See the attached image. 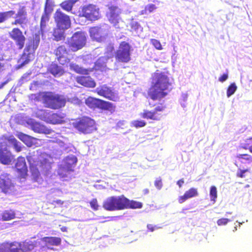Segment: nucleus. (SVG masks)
I'll use <instances>...</instances> for the list:
<instances>
[{
    "label": "nucleus",
    "instance_id": "1",
    "mask_svg": "<svg viewBox=\"0 0 252 252\" xmlns=\"http://www.w3.org/2000/svg\"><path fill=\"white\" fill-rule=\"evenodd\" d=\"M61 239L58 237H44L39 240L26 241L23 244L15 242L0 245V252H30L38 247L53 250V246H58Z\"/></svg>",
    "mask_w": 252,
    "mask_h": 252
},
{
    "label": "nucleus",
    "instance_id": "2",
    "mask_svg": "<svg viewBox=\"0 0 252 252\" xmlns=\"http://www.w3.org/2000/svg\"><path fill=\"white\" fill-rule=\"evenodd\" d=\"M153 83L154 85L150 89L148 93L149 96L153 100L164 97L167 93L165 91L171 89V85L169 83V79L164 73H155Z\"/></svg>",
    "mask_w": 252,
    "mask_h": 252
},
{
    "label": "nucleus",
    "instance_id": "3",
    "mask_svg": "<svg viewBox=\"0 0 252 252\" xmlns=\"http://www.w3.org/2000/svg\"><path fill=\"white\" fill-rule=\"evenodd\" d=\"M103 207L106 210L115 211L128 208H141L142 204L135 201H130L124 195H121L107 198L103 202Z\"/></svg>",
    "mask_w": 252,
    "mask_h": 252
},
{
    "label": "nucleus",
    "instance_id": "4",
    "mask_svg": "<svg viewBox=\"0 0 252 252\" xmlns=\"http://www.w3.org/2000/svg\"><path fill=\"white\" fill-rule=\"evenodd\" d=\"M41 158V157L39 161H37V156L34 155V152L33 154L30 153L27 157L33 178L37 182L40 175L39 170L47 172L51 168L50 162L46 158L42 160Z\"/></svg>",
    "mask_w": 252,
    "mask_h": 252
},
{
    "label": "nucleus",
    "instance_id": "5",
    "mask_svg": "<svg viewBox=\"0 0 252 252\" xmlns=\"http://www.w3.org/2000/svg\"><path fill=\"white\" fill-rule=\"evenodd\" d=\"M77 162L75 156L69 155L65 158L59 166L58 173L60 177L63 180H67L72 177L71 173Z\"/></svg>",
    "mask_w": 252,
    "mask_h": 252
},
{
    "label": "nucleus",
    "instance_id": "6",
    "mask_svg": "<svg viewBox=\"0 0 252 252\" xmlns=\"http://www.w3.org/2000/svg\"><path fill=\"white\" fill-rule=\"evenodd\" d=\"M40 40V34L39 32L35 33L33 35L32 40L27 43L26 48L24 49V53L20 60L22 65L28 63L30 61L33 59V54L39 45Z\"/></svg>",
    "mask_w": 252,
    "mask_h": 252
},
{
    "label": "nucleus",
    "instance_id": "7",
    "mask_svg": "<svg viewBox=\"0 0 252 252\" xmlns=\"http://www.w3.org/2000/svg\"><path fill=\"white\" fill-rule=\"evenodd\" d=\"M43 102L45 105L52 109H58L65 105L66 98L64 96L54 94L52 93H46L43 95Z\"/></svg>",
    "mask_w": 252,
    "mask_h": 252
},
{
    "label": "nucleus",
    "instance_id": "8",
    "mask_svg": "<svg viewBox=\"0 0 252 252\" xmlns=\"http://www.w3.org/2000/svg\"><path fill=\"white\" fill-rule=\"evenodd\" d=\"M68 42L70 49L73 52L77 51L86 45V34L82 32H76Z\"/></svg>",
    "mask_w": 252,
    "mask_h": 252
},
{
    "label": "nucleus",
    "instance_id": "9",
    "mask_svg": "<svg viewBox=\"0 0 252 252\" xmlns=\"http://www.w3.org/2000/svg\"><path fill=\"white\" fill-rule=\"evenodd\" d=\"M76 128L84 133H90L96 129L94 120L84 117L76 122L74 125Z\"/></svg>",
    "mask_w": 252,
    "mask_h": 252
},
{
    "label": "nucleus",
    "instance_id": "10",
    "mask_svg": "<svg viewBox=\"0 0 252 252\" xmlns=\"http://www.w3.org/2000/svg\"><path fill=\"white\" fill-rule=\"evenodd\" d=\"M121 9L117 6H111L108 13L109 22L116 29L123 28L124 24L120 17Z\"/></svg>",
    "mask_w": 252,
    "mask_h": 252
},
{
    "label": "nucleus",
    "instance_id": "11",
    "mask_svg": "<svg viewBox=\"0 0 252 252\" xmlns=\"http://www.w3.org/2000/svg\"><path fill=\"white\" fill-rule=\"evenodd\" d=\"M109 26L104 24L100 27H95L90 29V33L91 38L97 42L103 41L107 35Z\"/></svg>",
    "mask_w": 252,
    "mask_h": 252
},
{
    "label": "nucleus",
    "instance_id": "12",
    "mask_svg": "<svg viewBox=\"0 0 252 252\" xmlns=\"http://www.w3.org/2000/svg\"><path fill=\"white\" fill-rule=\"evenodd\" d=\"M130 46L126 42H122L116 53V59L119 62L127 63L130 60Z\"/></svg>",
    "mask_w": 252,
    "mask_h": 252
},
{
    "label": "nucleus",
    "instance_id": "13",
    "mask_svg": "<svg viewBox=\"0 0 252 252\" xmlns=\"http://www.w3.org/2000/svg\"><path fill=\"white\" fill-rule=\"evenodd\" d=\"M96 92L99 95L114 101H116L119 99L117 92L106 85H103L97 87L96 89Z\"/></svg>",
    "mask_w": 252,
    "mask_h": 252
},
{
    "label": "nucleus",
    "instance_id": "14",
    "mask_svg": "<svg viewBox=\"0 0 252 252\" xmlns=\"http://www.w3.org/2000/svg\"><path fill=\"white\" fill-rule=\"evenodd\" d=\"M0 189L5 193H10L14 190V183L7 173H2L0 175Z\"/></svg>",
    "mask_w": 252,
    "mask_h": 252
},
{
    "label": "nucleus",
    "instance_id": "15",
    "mask_svg": "<svg viewBox=\"0 0 252 252\" xmlns=\"http://www.w3.org/2000/svg\"><path fill=\"white\" fill-rule=\"evenodd\" d=\"M86 104L91 108H99L110 110L112 108L111 103L92 97H89L86 100Z\"/></svg>",
    "mask_w": 252,
    "mask_h": 252
},
{
    "label": "nucleus",
    "instance_id": "16",
    "mask_svg": "<svg viewBox=\"0 0 252 252\" xmlns=\"http://www.w3.org/2000/svg\"><path fill=\"white\" fill-rule=\"evenodd\" d=\"M82 13L83 16L91 21L97 20L100 17L99 8L92 4L85 5L82 8Z\"/></svg>",
    "mask_w": 252,
    "mask_h": 252
},
{
    "label": "nucleus",
    "instance_id": "17",
    "mask_svg": "<svg viewBox=\"0 0 252 252\" xmlns=\"http://www.w3.org/2000/svg\"><path fill=\"white\" fill-rule=\"evenodd\" d=\"M55 21L57 27L64 29H68L71 25V21L69 17L58 10L55 14Z\"/></svg>",
    "mask_w": 252,
    "mask_h": 252
},
{
    "label": "nucleus",
    "instance_id": "18",
    "mask_svg": "<svg viewBox=\"0 0 252 252\" xmlns=\"http://www.w3.org/2000/svg\"><path fill=\"white\" fill-rule=\"evenodd\" d=\"M10 37L14 40L19 49H22L25 44L26 38L22 31L18 28H14L9 33Z\"/></svg>",
    "mask_w": 252,
    "mask_h": 252
},
{
    "label": "nucleus",
    "instance_id": "19",
    "mask_svg": "<svg viewBox=\"0 0 252 252\" xmlns=\"http://www.w3.org/2000/svg\"><path fill=\"white\" fill-rule=\"evenodd\" d=\"M13 159V156L6 145H0V162L3 164L8 165Z\"/></svg>",
    "mask_w": 252,
    "mask_h": 252
},
{
    "label": "nucleus",
    "instance_id": "20",
    "mask_svg": "<svg viewBox=\"0 0 252 252\" xmlns=\"http://www.w3.org/2000/svg\"><path fill=\"white\" fill-rule=\"evenodd\" d=\"M13 16H14L13 17L15 18V20L12 23V25L25 24L28 21L27 12L24 6L21 7L17 13H15Z\"/></svg>",
    "mask_w": 252,
    "mask_h": 252
},
{
    "label": "nucleus",
    "instance_id": "21",
    "mask_svg": "<svg viewBox=\"0 0 252 252\" xmlns=\"http://www.w3.org/2000/svg\"><path fill=\"white\" fill-rule=\"evenodd\" d=\"M164 108L162 106H158L155 108L154 111H149L144 110L141 114V116L146 119H150L153 120H158V116L156 115L158 112L162 111Z\"/></svg>",
    "mask_w": 252,
    "mask_h": 252
},
{
    "label": "nucleus",
    "instance_id": "22",
    "mask_svg": "<svg viewBox=\"0 0 252 252\" xmlns=\"http://www.w3.org/2000/svg\"><path fill=\"white\" fill-rule=\"evenodd\" d=\"M31 129L35 132L39 133H47L48 130L43 125L35 122L33 120H30L28 122Z\"/></svg>",
    "mask_w": 252,
    "mask_h": 252
},
{
    "label": "nucleus",
    "instance_id": "23",
    "mask_svg": "<svg viewBox=\"0 0 252 252\" xmlns=\"http://www.w3.org/2000/svg\"><path fill=\"white\" fill-rule=\"evenodd\" d=\"M55 54L59 62L63 64L66 62V57L67 54L65 47L63 45L59 46L55 51Z\"/></svg>",
    "mask_w": 252,
    "mask_h": 252
},
{
    "label": "nucleus",
    "instance_id": "24",
    "mask_svg": "<svg viewBox=\"0 0 252 252\" xmlns=\"http://www.w3.org/2000/svg\"><path fill=\"white\" fill-rule=\"evenodd\" d=\"M77 80L78 83L85 87L94 88L95 86V83L90 76L78 77Z\"/></svg>",
    "mask_w": 252,
    "mask_h": 252
},
{
    "label": "nucleus",
    "instance_id": "25",
    "mask_svg": "<svg viewBox=\"0 0 252 252\" xmlns=\"http://www.w3.org/2000/svg\"><path fill=\"white\" fill-rule=\"evenodd\" d=\"M63 118V116L62 114L54 113L49 111L46 122L53 124H60Z\"/></svg>",
    "mask_w": 252,
    "mask_h": 252
},
{
    "label": "nucleus",
    "instance_id": "26",
    "mask_svg": "<svg viewBox=\"0 0 252 252\" xmlns=\"http://www.w3.org/2000/svg\"><path fill=\"white\" fill-rule=\"evenodd\" d=\"M198 195V192L196 189L191 188L189 190L187 191L184 195L180 196L179 198V202L182 203L186 200L197 196Z\"/></svg>",
    "mask_w": 252,
    "mask_h": 252
},
{
    "label": "nucleus",
    "instance_id": "27",
    "mask_svg": "<svg viewBox=\"0 0 252 252\" xmlns=\"http://www.w3.org/2000/svg\"><path fill=\"white\" fill-rule=\"evenodd\" d=\"M50 15V14L44 13L42 15L40 21V32L42 36H44V33L48 31L47 24L49 20Z\"/></svg>",
    "mask_w": 252,
    "mask_h": 252
},
{
    "label": "nucleus",
    "instance_id": "28",
    "mask_svg": "<svg viewBox=\"0 0 252 252\" xmlns=\"http://www.w3.org/2000/svg\"><path fill=\"white\" fill-rule=\"evenodd\" d=\"M17 137L28 147H31L34 144L33 141L35 139L31 136L23 133H19Z\"/></svg>",
    "mask_w": 252,
    "mask_h": 252
},
{
    "label": "nucleus",
    "instance_id": "29",
    "mask_svg": "<svg viewBox=\"0 0 252 252\" xmlns=\"http://www.w3.org/2000/svg\"><path fill=\"white\" fill-rule=\"evenodd\" d=\"M15 167L17 170L22 173H26L27 171V166L26 165L25 159L23 157H19L15 164Z\"/></svg>",
    "mask_w": 252,
    "mask_h": 252
},
{
    "label": "nucleus",
    "instance_id": "30",
    "mask_svg": "<svg viewBox=\"0 0 252 252\" xmlns=\"http://www.w3.org/2000/svg\"><path fill=\"white\" fill-rule=\"evenodd\" d=\"M49 70L55 77H59L61 76L63 73V71L62 68V67L58 65L57 64H52L49 68Z\"/></svg>",
    "mask_w": 252,
    "mask_h": 252
},
{
    "label": "nucleus",
    "instance_id": "31",
    "mask_svg": "<svg viewBox=\"0 0 252 252\" xmlns=\"http://www.w3.org/2000/svg\"><path fill=\"white\" fill-rule=\"evenodd\" d=\"M7 140L13 146L16 152H19L22 150V144L18 141L13 136H9L7 138Z\"/></svg>",
    "mask_w": 252,
    "mask_h": 252
},
{
    "label": "nucleus",
    "instance_id": "32",
    "mask_svg": "<svg viewBox=\"0 0 252 252\" xmlns=\"http://www.w3.org/2000/svg\"><path fill=\"white\" fill-rule=\"evenodd\" d=\"M65 29L58 27L54 30L53 36L54 39L56 41H60L64 38V30Z\"/></svg>",
    "mask_w": 252,
    "mask_h": 252
},
{
    "label": "nucleus",
    "instance_id": "33",
    "mask_svg": "<svg viewBox=\"0 0 252 252\" xmlns=\"http://www.w3.org/2000/svg\"><path fill=\"white\" fill-rule=\"evenodd\" d=\"M78 1V0H68L63 2L61 4L62 8L67 11L71 10L73 5Z\"/></svg>",
    "mask_w": 252,
    "mask_h": 252
},
{
    "label": "nucleus",
    "instance_id": "34",
    "mask_svg": "<svg viewBox=\"0 0 252 252\" xmlns=\"http://www.w3.org/2000/svg\"><path fill=\"white\" fill-rule=\"evenodd\" d=\"M2 219L4 221H7L15 218V214L12 210H6L1 214Z\"/></svg>",
    "mask_w": 252,
    "mask_h": 252
},
{
    "label": "nucleus",
    "instance_id": "35",
    "mask_svg": "<svg viewBox=\"0 0 252 252\" xmlns=\"http://www.w3.org/2000/svg\"><path fill=\"white\" fill-rule=\"evenodd\" d=\"M237 158L243 164H251L252 162V156L248 154H239Z\"/></svg>",
    "mask_w": 252,
    "mask_h": 252
},
{
    "label": "nucleus",
    "instance_id": "36",
    "mask_svg": "<svg viewBox=\"0 0 252 252\" xmlns=\"http://www.w3.org/2000/svg\"><path fill=\"white\" fill-rule=\"evenodd\" d=\"M15 14V11L10 10L4 12H0V23L5 22L9 18L13 17Z\"/></svg>",
    "mask_w": 252,
    "mask_h": 252
},
{
    "label": "nucleus",
    "instance_id": "37",
    "mask_svg": "<svg viewBox=\"0 0 252 252\" xmlns=\"http://www.w3.org/2000/svg\"><path fill=\"white\" fill-rule=\"evenodd\" d=\"M130 27L132 31L135 32L136 35H139L142 32V28L141 26L136 21H132L130 23Z\"/></svg>",
    "mask_w": 252,
    "mask_h": 252
},
{
    "label": "nucleus",
    "instance_id": "38",
    "mask_svg": "<svg viewBox=\"0 0 252 252\" xmlns=\"http://www.w3.org/2000/svg\"><path fill=\"white\" fill-rule=\"evenodd\" d=\"M49 112V110H38L35 113V116L41 120L46 122Z\"/></svg>",
    "mask_w": 252,
    "mask_h": 252
},
{
    "label": "nucleus",
    "instance_id": "39",
    "mask_svg": "<svg viewBox=\"0 0 252 252\" xmlns=\"http://www.w3.org/2000/svg\"><path fill=\"white\" fill-rule=\"evenodd\" d=\"M54 6V2L53 0H46L44 13L51 14L53 11V8Z\"/></svg>",
    "mask_w": 252,
    "mask_h": 252
},
{
    "label": "nucleus",
    "instance_id": "40",
    "mask_svg": "<svg viewBox=\"0 0 252 252\" xmlns=\"http://www.w3.org/2000/svg\"><path fill=\"white\" fill-rule=\"evenodd\" d=\"M70 66L71 69L77 73L83 74H88V70L83 68L75 63H71Z\"/></svg>",
    "mask_w": 252,
    "mask_h": 252
},
{
    "label": "nucleus",
    "instance_id": "41",
    "mask_svg": "<svg viewBox=\"0 0 252 252\" xmlns=\"http://www.w3.org/2000/svg\"><path fill=\"white\" fill-rule=\"evenodd\" d=\"M210 196L211 200L213 201L214 203H215L216 201L218 195L217 188L214 186H211L210 188Z\"/></svg>",
    "mask_w": 252,
    "mask_h": 252
},
{
    "label": "nucleus",
    "instance_id": "42",
    "mask_svg": "<svg viewBox=\"0 0 252 252\" xmlns=\"http://www.w3.org/2000/svg\"><path fill=\"white\" fill-rule=\"evenodd\" d=\"M237 87L235 83H232L228 88L226 92L227 97H229L233 94L237 90Z\"/></svg>",
    "mask_w": 252,
    "mask_h": 252
},
{
    "label": "nucleus",
    "instance_id": "43",
    "mask_svg": "<svg viewBox=\"0 0 252 252\" xmlns=\"http://www.w3.org/2000/svg\"><path fill=\"white\" fill-rule=\"evenodd\" d=\"M242 147L244 149L249 150L252 154V137L247 139L246 140V143L244 145H242Z\"/></svg>",
    "mask_w": 252,
    "mask_h": 252
},
{
    "label": "nucleus",
    "instance_id": "44",
    "mask_svg": "<svg viewBox=\"0 0 252 252\" xmlns=\"http://www.w3.org/2000/svg\"><path fill=\"white\" fill-rule=\"evenodd\" d=\"M131 124L132 126L139 128L144 126L146 125V122L142 120H136L132 121Z\"/></svg>",
    "mask_w": 252,
    "mask_h": 252
},
{
    "label": "nucleus",
    "instance_id": "45",
    "mask_svg": "<svg viewBox=\"0 0 252 252\" xmlns=\"http://www.w3.org/2000/svg\"><path fill=\"white\" fill-rule=\"evenodd\" d=\"M151 43L156 49L158 50H161L162 49V46L158 40L152 39H151Z\"/></svg>",
    "mask_w": 252,
    "mask_h": 252
},
{
    "label": "nucleus",
    "instance_id": "46",
    "mask_svg": "<svg viewBox=\"0 0 252 252\" xmlns=\"http://www.w3.org/2000/svg\"><path fill=\"white\" fill-rule=\"evenodd\" d=\"M232 220H229L228 219L222 218L218 220L217 224L218 225H225L227 224V223Z\"/></svg>",
    "mask_w": 252,
    "mask_h": 252
},
{
    "label": "nucleus",
    "instance_id": "47",
    "mask_svg": "<svg viewBox=\"0 0 252 252\" xmlns=\"http://www.w3.org/2000/svg\"><path fill=\"white\" fill-rule=\"evenodd\" d=\"M249 171V169L242 170L239 169L237 172V176L240 178L245 177V173Z\"/></svg>",
    "mask_w": 252,
    "mask_h": 252
},
{
    "label": "nucleus",
    "instance_id": "48",
    "mask_svg": "<svg viewBox=\"0 0 252 252\" xmlns=\"http://www.w3.org/2000/svg\"><path fill=\"white\" fill-rule=\"evenodd\" d=\"M111 56V55L110 56H108L106 57L105 56L104 57H100L97 61L96 62V63L98 64H104L106 61L107 60V59L110 58V57Z\"/></svg>",
    "mask_w": 252,
    "mask_h": 252
},
{
    "label": "nucleus",
    "instance_id": "49",
    "mask_svg": "<svg viewBox=\"0 0 252 252\" xmlns=\"http://www.w3.org/2000/svg\"><path fill=\"white\" fill-rule=\"evenodd\" d=\"M60 150L61 151H64L65 152H68L70 150L69 149L70 148L69 146L66 145L63 142H61L60 144Z\"/></svg>",
    "mask_w": 252,
    "mask_h": 252
},
{
    "label": "nucleus",
    "instance_id": "50",
    "mask_svg": "<svg viewBox=\"0 0 252 252\" xmlns=\"http://www.w3.org/2000/svg\"><path fill=\"white\" fill-rule=\"evenodd\" d=\"M157 7L155 4H149L145 7V10L149 11L150 13L153 12L156 9Z\"/></svg>",
    "mask_w": 252,
    "mask_h": 252
},
{
    "label": "nucleus",
    "instance_id": "51",
    "mask_svg": "<svg viewBox=\"0 0 252 252\" xmlns=\"http://www.w3.org/2000/svg\"><path fill=\"white\" fill-rule=\"evenodd\" d=\"M90 205L91 207L94 210H98V205L97 204V201L96 199H93L91 202H90Z\"/></svg>",
    "mask_w": 252,
    "mask_h": 252
},
{
    "label": "nucleus",
    "instance_id": "52",
    "mask_svg": "<svg viewBox=\"0 0 252 252\" xmlns=\"http://www.w3.org/2000/svg\"><path fill=\"white\" fill-rule=\"evenodd\" d=\"M155 186L158 189H161L162 184L160 178H158L155 181Z\"/></svg>",
    "mask_w": 252,
    "mask_h": 252
},
{
    "label": "nucleus",
    "instance_id": "53",
    "mask_svg": "<svg viewBox=\"0 0 252 252\" xmlns=\"http://www.w3.org/2000/svg\"><path fill=\"white\" fill-rule=\"evenodd\" d=\"M147 228L149 230H150L151 231L153 232L154 231L156 230H158L161 228V227L158 226L157 225H153L151 224H149L147 225Z\"/></svg>",
    "mask_w": 252,
    "mask_h": 252
},
{
    "label": "nucleus",
    "instance_id": "54",
    "mask_svg": "<svg viewBox=\"0 0 252 252\" xmlns=\"http://www.w3.org/2000/svg\"><path fill=\"white\" fill-rule=\"evenodd\" d=\"M67 100L68 101L75 104H77L80 103V100L76 97H73L72 98H68Z\"/></svg>",
    "mask_w": 252,
    "mask_h": 252
},
{
    "label": "nucleus",
    "instance_id": "55",
    "mask_svg": "<svg viewBox=\"0 0 252 252\" xmlns=\"http://www.w3.org/2000/svg\"><path fill=\"white\" fill-rule=\"evenodd\" d=\"M228 78V74H223L221 76H220L219 79V81L221 82H223L225 81Z\"/></svg>",
    "mask_w": 252,
    "mask_h": 252
},
{
    "label": "nucleus",
    "instance_id": "56",
    "mask_svg": "<svg viewBox=\"0 0 252 252\" xmlns=\"http://www.w3.org/2000/svg\"><path fill=\"white\" fill-rule=\"evenodd\" d=\"M4 61L3 58L0 57V72L2 71L4 69Z\"/></svg>",
    "mask_w": 252,
    "mask_h": 252
},
{
    "label": "nucleus",
    "instance_id": "57",
    "mask_svg": "<svg viewBox=\"0 0 252 252\" xmlns=\"http://www.w3.org/2000/svg\"><path fill=\"white\" fill-rule=\"evenodd\" d=\"M184 180L181 179L177 182V184L179 186V187L181 188L182 187L183 184H184Z\"/></svg>",
    "mask_w": 252,
    "mask_h": 252
},
{
    "label": "nucleus",
    "instance_id": "58",
    "mask_svg": "<svg viewBox=\"0 0 252 252\" xmlns=\"http://www.w3.org/2000/svg\"><path fill=\"white\" fill-rule=\"evenodd\" d=\"M9 79H8L5 81H4V82H2V83H1L0 84V89H1L2 88H3V86H4L9 82Z\"/></svg>",
    "mask_w": 252,
    "mask_h": 252
},
{
    "label": "nucleus",
    "instance_id": "59",
    "mask_svg": "<svg viewBox=\"0 0 252 252\" xmlns=\"http://www.w3.org/2000/svg\"><path fill=\"white\" fill-rule=\"evenodd\" d=\"M67 228L65 226H63L61 228V230L63 231V232H66L67 231Z\"/></svg>",
    "mask_w": 252,
    "mask_h": 252
},
{
    "label": "nucleus",
    "instance_id": "60",
    "mask_svg": "<svg viewBox=\"0 0 252 252\" xmlns=\"http://www.w3.org/2000/svg\"><path fill=\"white\" fill-rule=\"evenodd\" d=\"M183 97L184 98V100H186L188 97V95L187 94H184L183 95Z\"/></svg>",
    "mask_w": 252,
    "mask_h": 252
},
{
    "label": "nucleus",
    "instance_id": "61",
    "mask_svg": "<svg viewBox=\"0 0 252 252\" xmlns=\"http://www.w3.org/2000/svg\"><path fill=\"white\" fill-rule=\"evenodd\" d=\"M236 222L238 223V225H239V227H240L241 225L243 223V222H238V221H236Z\"/></svg>",
    "mask_w": 252,
    "mask_h": 252
},
{
    "label": "nucleus",
    "instance_id": "62",
    "mask_svg": "<svg viewBox=\"0 0 252 252\" xmlns=\"http://www.w3.org/2000/svg\"><path fill=\"white\" fill-rule=\"evenodd\" d=\"M237 230V226H235L233 229V231L235 232Z\"/></svg>",
    "mask_w": 252,
    "mask_h": 252
},
{
    "label": "nucleus",
    "instance_id": "63",
    "mask_svg": "<svg viewBox=\"0 0 252 252\" xmlns=\"http://www.w3.org/2000/svg\"><path fill=\"white\" fill-rule=\"evenodd\" d=\"M148 191H148V189H146V190H145V192H146V193H148Z\"/></svg>",
    "mask_w": 252,
    "mask_h": 252
},
{
    "label": "nucleus",
    "instance_id": "64",
    "mask_svg": "<svg viewBox=\"0 0 252 252\" xmlns=\"http://www.w3.org/2000/svg\"><path fill=\"white\" fill-rule=\"evenodd\" d=\"M231 212H227L226 214H231Z\"/></svg>",
    "mask_w": 252,
    "mask_h": 252
}]
</instances>
